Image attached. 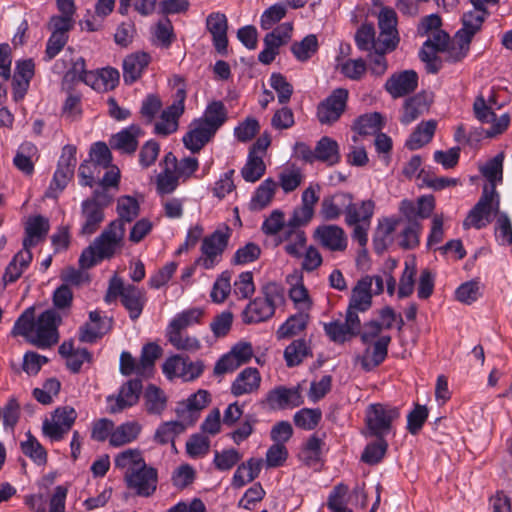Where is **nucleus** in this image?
Instances as JSON below:
<instances>
[{"label": "nucleus", "mask_w": 512, "mask_h": 512, "mask_svg": "<svg viewBox=\"0 0 512 512\" xmlns=\"http://www.w3.org/2000/svg\"><path fill=\"white\" fill-rule=\"evenodd\" d=\"M125 227L120 221H112L93 243L80 255L79 264L89 269L104 259H110L122 247Z\"/></svg>", "instance_id": "1"}, {"label": "nucleus", "mask_w": 512, "mask_h": 512, "mask_svg": "<svg viewBox=\"0 0 512 512\" xmlns=\"http://www.w3.org/2000/svg\"><path fill=\"white\" fill-rule=\"evenodd\" d=\"M500 198L494 186H484L482 195L463 221L464 229H482L492 221V215H498Z\"/></svg>", "instance_id": "2"}, {"label": "nucleus", "mask_w": 512, "mask_h": 512, "mask_svg": "<svg viewBox=\"0 0 512 512\" xmlns=\"http://www.w3.org/2000/svg\"><path fill=\"white\" fill-rule=\"evenodd\" d=\"M111 197L105 193L95 191L91 198L81 203L79 234L91 236L96 233L105 219L104 209L110 204Z\"/></svg>", "instance_id": "3"}, {"label": "nucleus", "mask_w": 512, "mask_h": 512, "mask_svg": "<svg viewBox=\"0 0 512 512\" xmlns=\"http://www.w3.org/2000/svg\"><path fill=\"white\" fill-rule=\"evenodd\" d=\"M263 298H255L243 311V321L247 324L260 323L271 318L275 313V302L282 298L279 287L270 283L263 288Z\"/></svg>", "instance_id": "4"}, {"label": "nucleus", "mask_w": 512, "mask_h": 512, "mask_svg": "<svg viewBox=\"0 0 512 512\" xmlns=\"http://www.w3.org/2000/svg\"><path fill=\"white\" fill-rule=\"evenodd\" d=\"M400 416L399 409L390 405L371 404L366 409V435L385 437L392 429V423Z\"/></svg>", "instance_id": "5"}, {"label": "nucleus", "mask_w": 512, "mask_h": 512, "mask_svg": "<svg viewBox=\"0 0 512 512\" xmlns=\"http://www.w3.org/2000/svg\"><path fill=\"white\" fill-rule=\"evenodd\" d=\"M229 238L230 229L228 226L217 229L211 235L205 237L201 245L202 255L196 260L195 264L205 269L213 268L220 261Z\"/></svg>", "instance_id": "6"}, {"label": "nucleus", "mask_w": 512, "mask_h": 512, "mask_svg": "<svg viewBox=\"0 0 512 512\" xmlns=\"http://www.w3.org/2000/svg\"><path fill=\"white\" fill-rule=\"evenodd\" d=\"M61 322L59 313L48 309L35 320L32 344L39 348L50 347L58 341L57 327Z\"/></svg>", "instance_id": "7"}, {"label": "nucleus", "mask_w": 512, "mask_h": 512, "mask_svg": "<svg viewBox=\"0 0 512 512\" xmlns=\"http://www.w3.org/2000/svg\"><path fill=\"white\" fill-rule=\"evenodd\" d=\"M377 20L379 28L377 46L383 47L387 52L395 50L400 41L395 10L390 7H382L377 14Z\"/></svg>", "instance_id": "8"}, {"label": "nucleus", "mask_w": 512, "mask_h": 512, "mask_svg": "<svg viewBox=\"0 0 512 512\" xmlns=\"http://www.w3.org/2000/svg\"><path fill=\"white\" fill-rule=\"evenodd\" d=\"M186 90L183 86L177 88L173 103L162 111L160 120L155 123V133L167 136L178 129V120L184 113Z\"/></svg>", "instance_id": "9"}, {"label": "nucleus", "mask_w": 512, "mask_h": 512, "mask_svg": "<svg viewBox=\"0 0 512 512\" xmlns=\"http://www.w3.org/2000/svg\"><path fill=\"white\" fill-rule=\"evenodd\" d=\"M348 99V91L344 88H337L319 103L317 107V118L321 124L331 125L339 120L344 113Z\"/></svg>", "instance_id": "10"}, {"label": "nucleus", "mask_w": 512, "mask_h": 512, "mask_svg": "<svg viewBox=\"0 0 512 512\" xmlns=\"http://www.w3.org/2000/svg\"><path fill=\"white\" fill-rule=\"evenodd\" d=\"M474 115L483 124H491L486 130L487 137H494L502 134L510 124V116L507 113L497 117L491 106L485 101L483 96H478L473 104Z\"/></svg>", "instance_id": "11"}, {"label": "nucleus", "mask_w": 512, "mask_h": 512, "mask_svg": "<svg viewBox=\"0 0 512 512\" xmlns=\"http://www.w3.org/2000/svg\"><path fill=\"white\" fill-rule=\"evenodd\" d=\"M327 337L334 343L343 344L360 333L358 315L346 313L345 321L333 320L323 324Z\"/></svg>", "instance_id": "12"}, {"label": "nucleus", "mask_w": 512, "mask_h": 512, "mask_svg": "<svg viewBox=\"0 0 512 512\" xmlns=\"http://www.w3.org/2000/svg\"><path fill=\"white\" fill-rule=\"evenodd\" d=\"M204 370V364L201 360L189 361L181 355H174L168 358L163 364V372L169 377H181L185 381H191L198 378Z\"/></svg>", "instance_id": "13"}, {"label": "nucleus", "mask_w": 512, "mask_h": 512, "mask_svg": "<svg viewBox=\"0 0 512 512\" xmlns=\"http://www.w3.org/2000/svg\"><path fill=\"white\" fill-rule=\"evenodd\" d=\"M124 480L127 487L134 491L136 495L149 497L156 491L158 472L156 468L146 464L144 468L133 472L130 476H126Z\"/></svg>", "instance_id": "14"}, {"label": "nucleus", "mask_w": 512, "mask_h": 512, "mask_svg": "<svg viewBox=\"0 0 512 512\" xmlns=\"http://www.w3.org/2000/svg\"><path fill=\"white\" fill-rule=\"evenodd\" d=\"M142 391V383L138 379L129 380L119 390L117 396L107 397V410L111 414L119 413L133 405L138 400Z\"/></svg>", "instance_id": "15"}, {"label": "nucleus", "mask_w": 512, "mask_h": 512, "mask_svg": "<svg viewBox=\"0 0 512 512\" xmlns=\"http://www.w3.org/2000/svg\"><path fill=\"white\" fill-rule=\"evenodd\" d=\"M314 238L323 248L332 252H343L348 246L344 229L334 224L318 226L314 231Z\"/></svg>", "instance_id": "16"}, {"label": "nucleus", "mask_w": 512, "mask_h": 512, "mask_svg": "<svg viewBox=\"0 0 512 512\" xmlns=\"http://www.w3.org/2000/svg\"><path fill=\"white\" fill-rule=\"evenodd\" d=\"M391 342L389 335L379 337L364 350L363 354L356 357V361L365 371H371L379 366L387 357L388 346Z\"/></svg>", "instance_id": "17"}, {"label": "nucleus", "mask_w": 512, "mask_h": 512, "mask_svg": "<svg viewBox=\"0 0 512 512\" xmlns=\"http://www.w3.org/2000/svg\"><path fill=\"white\" fill-rule=\"evenodd\" d=\"M302 397L298 388H286L278 386L270 390L265 398V403L272 410H284L297 407L302 404Z\"/></svg>", "instance_id": "18"}, {"label": "nucleus", "mask_w": 512, "mask_h": 512, "mask_svg": "<svg viewBox=\"0 0 512 512\" xmlns=\"http://www.w3.org/2000/svg\"><path fill=\"white\" fill-rule=\"evenodd\" d=\"M89 320L90 322L80 328L79 340L81 342L93 343L112 329V318L101 316L99 311H91Z\"/></svg>", "instance_id": "19"}, {"label": "nucleus", "mask_w": 512, "mask_h": 512, "mask_svg": "<svg viewBox=\"0 0 512 512\" xmlns=\"http://www.w3.org/2000/svg\"><path fill=\"white\" fill-rule=\"evenodd\" d=\"M353 195L348 192H337L333 195L324 197L321 202L320 215L327 221H335L342 214L347 217Z\"/></svg>", "instance_id": "20"}, {"label": "nucleus", "mask_w": 512, "mask_h": 512, "mask_svg": "<svg viewBox=\"0 0 512 512\" xmlns=\"http://www.w3.org/2000/svg\"><path fill=\"white\" fill-rule=\"evenodd\" d=\"M417 85V73L413 70H405L390 76L385 83V89L393 98H400L412 93Z\"/></svg>", "instance_id": "21"}, {"label": "nucleus", "mask_w": 512, "mask_h": 512, "mask_svg": "<svg viewBox=\"0 0 512 512\" xmlns=\"http://www.w3.org/2000/svg\"><path fill=\"white\" fill-rule=\"evenodd\" d=\"M372 305V279L370 276L361 278L352 289L350 302L346 313L358 315L367 311Z\"/></svg>", "instance_id": "22"}, {"label": "nucleus", "mask_w": 512, "mask_h": 512, "mask_svg": "<svg viewBox=\"0 0 512 512\" xmlns=\"http://www.w3.org/2000/svg\"><path fill=\"white\" fill-rule=\"evenodd\" d=\"M209 403V394L205 390H199L192 394L186 402L177 408L178 416L188 425H192L199 417V411Z\"/></svg>", "instance_id": "23"}, {"label": "nucleus", "mask_w": 512, "mask_h": 512, "mask_svg": "<svg viewBox=\"0 0 512 512\" xmlns=\"http://www.w3.org/2000/svg\"><path fill=\"white\" fill-rule=\"evenodd\" d=\"M261 380V375L256 368L247 367L232 382L231 393L236 397L255 393L260 388Z\"/></svg>", "instance_id": "24"}, {"label": "nucleus", "mask_w": 512, "mask_h": 512, "mask_svg": "<svg viewBox=\"0 0 512 512\" xmlns=\"http://www.w3.org/2000/svg\"><path fill=\"white\" fill-rule=\"evenodd\" d=\"M215 135L207 126L203 125L198 119L194 120L189 131L183 136V143L191 152H199L204 145Z\"/></svg>", "instance_id": "25"}, {"label": "nucleus", "mask_w": 512, "mask_h": 512, "mask_svg": "<svg viewBox=\"0 0 512 512\" xmlns=\"http://www.w3.org/2000/svg\"><path fill=\"white\" fill-rule=\"evenodd\" d=\"M145 302L146 297L143 290L131 284H123L121 303L128 310L131 320L135 321L140 317Z\"/></svg>", "instance_id": "26"}, {"label": "nucleus", "mask_w": 512, "mask_h": 512, "mask_svg": "<svg viewBox=\"0 0 512 512\" xmlns=\"http://www.w3.org/2000/svg\"><path fill=\"white\" fill-rule=\"evenodd\" d=\"M142 135L143 131L138 125H131L114 135L110 140V145L121 153L132 154L136 151L138 139Z\"/></svg>", "instance_id": "27"}, {"label": "nucleus", "mask_w": 512, "mask_h": 512, "mask_svg": "<svg viewBox=\"0 0 512 512\" xmlns=\"http://www.w3.org/2000/svg\"><path fill=\"white\" fill-rule=\"evenodd\" d=\"M207 29L212 34L213 42L218 52L226 51L228 46V23L225 14L211 13L206 20Z\"/></svg>", "instance_id": "28"}, {"label": "nucleus", "mask_w": 512, "mask_h": 512, "mask_svg": "<svg viewBox=\"0 0 512 512\" xmlns=\"http://www.w3.org/2000/svg\"><path fill=\"white\" fill-rule=\"evenodd\" d=\"M115 468L123 471L124 479L133 472L144 468L146 465L142 451L139 449H126L119 452L114 458Z\"/></svg>", "instance_id": "29"}, {"label": "nucleus", "mask_w": 512, "mask_h": 512, "mask_svg": "<svg viewBox=\"0 0 512 512\" xmlns=\"http://www.w3.org/2000/svg\"><path fill=\"white\" fill-rule=\"evenodd\" d=\"M150 62V56L144 52L128 55L123 61V78L125 83L132 84L140 78Z\"/></svg>", "instance_id": "30"}, {"label": "nucleus", "mask_w": 512, "mask_h": 512, "mask_svg": "<svg viewBox=\"0 0 512 512\" xmlns=\"http://www.w3.org/2000/svg\"><path fill=\"white\" fill-rule=\"evenodd\" d=\"M430 102L431 97L426 93H418L407 99L403 107V114L400 119L401 123L408 125L415 121L428 110Z\"/></svg>", "instance_id": "31"}, {"label": "nucleus", "mask_w": 512, "mask_h": 512, "mask_svg": "<svg viewBox=\"0 0 512 512\" xmlns=\"http://www.w3.org/2000/svg\"><path fill=\"white\" fill-rule=\"evenodd\" d=\"M142 431V425L131 420L124 422L117 427L114 426V432L110 438V445L113 447H121L130 444L138 439Z\"/></svg>", "instance_id": "32"}, {"label": "nucleus", "mask_w": 512, "mask_h": 512, "mask_svg": "<svg viewBox=\"0 0 512 512\" xmlns=\"http://www.w3.org/2000/svg\"><path fill=\"white\" fill-rule=\"evenodd\" d=\"M375 211V202L371 199L354 202L351 200L349 209L347 210V217H345L346 225L357 223L371 222Z\"/></svg>", "instance_id": "33"}, {"label": "nucleus", "mask_w": 512, "mask_h": 512, "mask_svg": "<svg viewBox=\"0 0 512 512\" xmlns=\"http://www.w3.org/2000/svg\"><path fill=\"white\" fill-rule=\"evenodd\" d=\"M488 15V10L480 8H474L464 13L462 17L463 27L456 33L457 36L471 41L473 36L481 29Z\"/></svg>", "instance_id": "34"}, {"label": "nucleus", "mask_w": 512, "mask_h": 512, "mask_svg": "<svg viewBox=\"0 0 512 512\" xmlns=\"http://www.w3.org/2000/svg\"><path fill=\"white\" fill-rule=\"evenodd\" d=\"M316 161L325 163L328 166H334L341 160L339 144L336 140L324 136L315 146Z\"/></svg>", "instance_id": "35"}, {"label": "nucleus", "mask_w": 512, "mask_h": 512, "mask_svg": "<svg viewBox=\"0 0 512 512\" xmlns=\"http://www.w3.org/2000/svg\"><path fill=\"white\" fill-rule=\"evenodd\" d=\"M49 230V222L42 216H35L27 221L25 232L26 237L23 240V248L30 250L41 239H43Z\"/></svg>", "instance_id": "36"}, {"label": "nucleus", "mask_w": 512, "mask_h": 512, "mask_svg": "<svg viewBox=\"0 0 512 512\" xmlns=\"http://www.w3.org/2000/svg\"><path fill=\"white\" fill-rule=\"evenodd\" d=\"M375 28L372 23H363L355 33V43L359 50L366 52L387 53L383 47H378V37L375 36Z\"/></svg>", "instance_id": "37"}, {"label": "nucleus", "mask_w": 512, "mask_h": 512, "mask_svg": "<svg viewBox=\"0 0 512 512\" xmlns=\"http://www.w3.org/2000/svg\"><path fill=\"white\" fill-rule=\"evenodd\" d=\"M227 118V109L223 102L213 101L208 104L203 116L198 120L216 133L217 130L226 122Z\"/></svg>", "instance_id": "38"}, {"label": "nucleus", "mask_w": 512, "mask_h": 512, "mask_svg": "<svg viewBox=\"0 0 512 512\" xmlns=\"http://www.w3.org/2000/svg\"><path fill=\"white\" fill-rule=\"evenodd\" d=\"M167 341L179 351L194 354L202 348L199 338L189 335L186 331H167Z\"/></svg>", "instance_id": "39"}, {"label": "nucleus", "mask_w": 512, "mask_h": 512, "mask_svg": "<svg viewBox=\"0 0 512 512\" xmlns=\"http://www.w3.org/2000/svg\"><path fill=\"white\" fill-rule=\"evenodd\" d=\"M32 260V253L28 249L19 251L8 264L3 275L5 284L13 283L21 277L24 270L29 266Z\"/></svg>", "instance_id": "40"}, {"label": "nucleus", "mask_w": 512, "mask_h": 512, "mask_svg": "<svg viewBox=\"0 0 512 512\" xmlns=\"http://www.w3.org/2000/svg\"><path fill=\"white\" fill-rule=\"evenodd\" d=\"M164 162L165 165L170 166L177 176L183 181L190 178L199 167L197 158L185 157L178 161L175 155L171 152L166 154Z\"/></svg>", "instance_id": "41"}, {"label": "nucleus", "mask_w": 512, "mask_h": 512, "mask_svg": "<svg viewBox=\"0 0 512 512\" xmlns=\"http://www.w3.org/2000/svg\"><path fill=\"white\" fill-rule=\"evenodd\" d=\"M401 222V219L385 218L379 223L374 238V246L378 252H382L393 243V234Z\"/></svg>", "instance_id": "42"}, {"label": "nucleus", "mask_w": 512, "mask_h": 512, "mask_svg": "<svg viewBox=\"0 0 512 512\" xmlns=\"http://www.w3.org/2000/svg\"><path fill=\"white\" fill-rule=\"evenodd\" d=\"M37 147L31 142L22 143L13 159L14 165L23 173L30 175L34 171V160L37 159Z\"/></svg>", "instance_id": "43"}, {"label": "nucleus", "mask_w": 512, "mask_h": 512, "mask_svg": "<svg viewBox=\"0 0 512 512\" xmlns=\"http://www.w3.org/2000/svg\"><path fill=\"white\" fill-rule=\"evenodd\" d=\"M204 316L201 308H190L176 314L168 324L167 331H186L187 328L198 324Z\"/></svg>", "instance_id": "44"}, {"label": "nucleus", "mask_w": 512, "mask_h": 512, "mask_svg": "<svg viewBox=\"0 0 512 512\" xmlns=\"http://www.w3.org/2000/svg\"><path fill=\"white\" fill-rule=\"evenodd\" d=\"M437 123L435 120L421 122L415 131L410 135L406 146L410 150H417L429 143L435 133Z\"/></svg>", "instance_id": "45"}, {"label": "nucleus", "mask_w": 512, "mask_h": 512, "mask_svg": "<svg viewBox=\"0 0 512 512\" xmlns=\"http://www.w3.org/2000/svg\"><path fill=\"white\" fill-rule=\"evenodd\" d=\"M187 423L181 419V421H169L161 424L154 434V441L160 445L172 443L174 447L175 438L183 433L187 427Z\"/></svg>", "instance_id": "46"}, {"label": "nucleus", "mask_w": 512, "mask_h": 512, "mask_svg": "<svg viewBox=\"0 0 512 512\" xmlns=\"http://www.w3.org/2000/svg\"><path fill=\"white\" fill-rule=\"evenodd\" d=\"M261 461L253 458L249 459L246 463L238 466L234 473L232 484L236 488H241L245 484L252 482L260 473Z\"/></svg>", "instance_id": "47"}, {"label": "nucleus", "mask_w": 512, "mask_h": 512, "mask_svg": "<svg viewBox=\"0 0 512 512\" xmlns=\"http://www.w3.org/2000/svg\"><path fill=\"white\" fill-rule=\"evenodd\" d=\"M277 183L268 178L264 180L260 186L256 189L254 196L250 201V208L252 210H261L265 208L273 199Z\"/></svg>", "instance_id": "48"}, {"label": "nucleus", "mask_w": 512, "mask_h": 512, "mask_svg": "<svg viewBox=\"0 0 512 512\" xmlns=\"http://www.w3.org/2000/svg\"><path fill=\"white\" fill-rule=\"evenodd\" d=\"M283 240L286 241V245L284 249L287 254L299 258L302 256V249L306 244V235L305 232L301 229H289L287 227L284 228V237Z\"/></svg>", "instance_id": "49"}, {"label": "nucleus", "mask_w": 512, "mask_h": 512, "mask_svg": "<svg viewBox=\"0 0 512 512\" xmlns=\"http://www.w3.org/2000/svg\"><path fill=\"white\" fill-rule=\"evenodd\" d=\"M383 126V118L380 113L373 112L361 115L354 123L353 129L360 135L377 134Z\"/></svg>", "instance_id": "50"}, {"label": "nucleus", "mask_w": 512, "mask_h": 512, "mask_svg": "<svg viewBox=\"0 0 512 512\" xmlns=\"http://www.w3.org/2000/svg\"><path fill=\"white\" fill-rule=\"evenodd\" d=\"M308 323V315L299 313L289 317L277 330L278 339L290 338L303 331Z\"/></svg>", "instance_id": "51"}, {"label": "nucleus", "mask_w": 512, "mask_h": 512, "mask_svg": "<svg viewBox=\"0 0 512 512\" xmlns=\"http://www.w3.org/2000/svg\"><path fill=\"white\" fill-rule=\"evenodd\" d=\"M311 354L310 348L305 340L299 339L289 344L284 351V358L287 366L293 367L299 365L304 358Z\"/></svg>", "instance_id": "52"}, {"label": "nucleus", "mask_w": 512, "mask_h": 512, "mask_svg": "<svg viewBox=\"0 0 512 512\" xmlns=\"http://www.w3.org/2000/svg\"><path fill=\"white\" fill-rule=\"evenodd\" d=\"M265 164L262 156L254 155L253 152L249 153L248 160L241 170L242 177L247 182L258 181L265 173Z\"/></svg>", "instance_id": "53"}, {"label": "nucleus", "mask_w": 512, "mask_h": 512, "mask_svg": "<svg viewBox=\"0 0 512 512\" xmlns=\"http://www.w3.org/2000/svg\"><path fill=\"white\" fill-rule=\"evenodd\" d=\"M140 207L136 199L130 196H122L117 200V213L123 225L125 222H132L139 215Z\"/></svg>", "instance_id": "54"}, {"label": "nucleus", "mask_w": 512, "mask_h": 512, "mask_svg": "<svg viewBox=\"0 0 512 512\" xmlns=\"http://www.w3.org/2000/svg\"><path fill=\"white\" fill-rule=\"evenodd\" d=\"M145 407L150 414H161L166 407V397L159 388L149 385L144 394Z\"/></svg>", "instance_id": "55"}, {"label": "nucleus", "mask_w": 512, "mask_h": 512, "mask_svg": "<svg viewBox=\"0 0 512 512\" xmlns=\"http://www.w3.org/2000/svg\"><path fill=\"white\" fill-rule=\"evenodd\" d=\"M375 442L369 443L361 456V460L369 465L378 464L386 454L388 443L383 437H376Z\"/></svg>", "instance_id": "56"}, {"label": "nucleus", "mask_w": 512, "mask_h": 512, "mask_svg": "<svg viewBox=\"0 0 512 512\" xmlns=\"http://www.w3.org/2000/svg\"><path fill=\"white\" fill-rule=\"evenodd\" d=\"M21 449L36 464L44 465L47 462L46 450L30 432L27 433V440L21 443Z\"/></svg>", "instance_id": "57"}, {"label": "nucleus", "mask_w": 512, "mask_h": 512, "mask_svg": "<svg viewBox=\"0 0 512 512\" xmlns=\"http://www.w3.org/2000/svg\"><path fill=\"white\" fill-rule=\"evenodd\" d=\"M503 160V153H499L481 167V173L489 182L486 186L493 185L496 190V183L502 180Z\"/></svg>", "instance_id": "58"}, {"label": "nucleus", "mask_w": 512, "mask_h": 512, "mask_svg": "<svg viewBox=\"0 0 512 512\" xmlns=\"http://www.w3.org/2000/svg\"><path fill=\"white\" fill-rule=\"evenodd\" d=\"M322 412L320 409L303 408L295 413L294 423L298 428L313 430L320 422Z\"/></svg>", "instance_id": "59"}, {"label": "nucleus", "mask_w": 512, "mask_h": 512, "mask_svg": "<svg viewBox=\"0 0 512 512\" xmlns=\"http://www.w3.org/2000/svg\"><path fill=\"white\" fill-rule=\"evenodd\" d=\"M348 492V486L344 484L336 485L329 494L327 508L330 511L351 510L347 506L350 498Z\"/></svg>", "instance_id": "60"}, {"label": "nucleus", "mask_w": 512, "mask_h": 512, "mask_svg": "<svg viewBox=\"0 0 512 512\" xmlns=\"http://www.w3.org/2000/svg\"><path fill=\"white\" fill-rule=\"evenodd\" d=\"M470 42L471 41L463 37H458L456 34L454 39L449 41L448 46L443 51L446 52V59L452 63L461 61L466 57L469 51Z\"/></svg>", "instance_id": "61"}, {"label": "nucleus", "mask_w": 512, "mask_h": 512, "mask_svg": "<svg viewBox=\"0 0 512 512\" xmlns=\"http://www.w3.org/2000/svg\"><path fill=\"white\" fill-rule=\"evenodd\" d=\"M318 49L317 37L313 34L307 35L300 42H296L291 46L294 56L300 61L308 60Z\"/></svg>", "instance_id": "62"}, {"label": "nucleus", "mask_w": 512, "mask_h": 512, "mask_svg": "<svg viewBox=\"0 0 512 512\" xmlns=\"http://www.w3.org/2000/svg\"><path fill=\"white\" fill-rule=\"evenodd\" d=\"M34 323V310L33 308H28L15 322L12 333L14 335L24 336L30 343H32Z\"/></svg>", "instance_id": "63"}, {"label": "nucleus", "mask_w": 512, "mask_h": 512, "mask_svg": "<svg viewBox=\"0 0 512 512\" xmlns=\"http://www.w3.org/2000/svg\"><path fill=\"white\" fill-rule=\"evenodd\" d=\"M422 225L419 221L408 223L399 235V246L404 249H413L419 244V235Z\"/></svg>", "instance_id": "64"}]
</instances>
